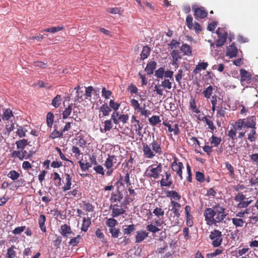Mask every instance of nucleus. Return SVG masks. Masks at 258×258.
Segmentation results:
<instances>
[{"instance_id":"43","label":"nucleus","mask_w":258,"mask_h":258,"mask_svg":"<svg viewBox=\"0 0 258 258\" xmlns=\"http://www.w3.org/2000/svg\"><path fill=\"white\" fill-rule=\"evenodd\" d=\"M149 121L150 123L152 125H156L161 121L159 116L156 115L152 116L149 119Z\"/></svg>"},{"instance_id":"50","label":"nucleus","mask_w":258,"mask_h":258,"mask_svg":"<svg viewBox=\"0 0 258 258\" xmlns=\"http://www.w3.org/2000/svg\"><path fill=\"white\" fill-rule=\"evenodd\" d=\"M153 213L155 214L158 217L160 216H162L164 214V210L161 208H156L154 209L153 211Z\"/></svg>"},{"instance_id":"51","label":"nucleus","mask_w":258,"mask_h":258,"mask_svg":"<svg viewBox=\"0 0 258 258\" xmlns=\"http://www.w3.org/2000/svg\"><path fill=\"white\" fill-rule=\"evenodd\" d=\"M225 166L227 169L230 172L231 177L233 178L235 175L233 167L228 162L225 163Z\"/></svg>"},{"instance_id":"1","label":"nucleus","mask_w":258,"mask_h":258,"mask_svg":"<svg viewBox=\"0 0 258 258\" xmlns=\"http://www.w3.org/2000/svg\"><path fill=\"white\" fill-rule=\"evenodd\" d=\"M204 216L206 224L209 226L217 225L222 223L226 217L225 209L216 204L212 208H207L204 212Z\"/></svg>"},{"instance_id":"18","label":"nucleus","mask_w":258,"mask_h":258,"mask_svg":"<svg viewBox=\"0 0 258 258\" xmlns=\"http://www.w3.org/2000/svg\"><path fill=\"white\" fill-rule=\"evenodd\" d=\"M156 66V62L155 61H152L147 63V67L145 68V71L149 75L153 74L154 70L155 69Z\"/></svg>"},{"instance_id":"61","label":"nucleus","mask_w":258,"mask_h":258,"mask_svg":"<svg viewBox=\"0 0 258 258\" xmlns=\"http://www.w3.org/2000/svg\"><path fill=\"white\" fill-rule=\"evenodd\" d=\"M161 86L164 88H167L168 89H170L172 88L171 83L168 79H164V80L162 82Z\"/></svg>"},{"instance_id":"63","label":"nucleus","mask_w":258,"mask_h":258,"mask_svg":"<svg viewBox=\"0 0 258 258\" xmlns=\"http://www.w3.org/2000/svg\"><path fill=\"white\" fill-rule=\"evenodd\" d=\"M147 229L152 233H155L158 232L160 230L156 226L153 225L152 224L148 225L147 226Z\"/></svg>"},{"instance_id":"7","label":"nucleus","mask_w":258,"mask_h":258,"mask_svg":"<svg viewBox=\"0 0 258 258\" xmlns=\"http://www.w3.org/2000/svg\"><path fill=\"white\" fill-rule=\"evenodd\" d=\"M240 75L241 78L240 81L242 85H244L245 83L247 84L251 83V75L250 73L244 69H241L240 70Z\"/></svg>"},{"instance_id":"5","label":"nucleus","mask_w":258,"mask_h":258,"mask_svg":"<svg viewBox=\"0 0 258 258\" xmlns=\"http://www.w3.org/2000/svg\"><path fill=\"white\" fill-rule=\"evenodd\" d=\"M218 35V39L216 41V45L217 47L222 46L227 38V33L223 28H218L216 31Z\"/></svg>"},{"instance_id":"48","label":"nucleus","mask_w":258,"mask_h":258,"mask_svg":"<svg viewBox=\"0 0 258 258\" xmlns=\"http://www.w3.org/2000/svg\"><path fill=\"white\" fill-rule=\"evenodd\" d=\"M79 165L80 166V167L81 169L83 171H86L89 168L91 167V164L89 162H86V163H84L82 162L81 161H80L79 162Z\"/></svg>"},{"instance_id":"40","label":"nucleus","mask_w":258,"mask_h":258,"mask_svg":"<svg viewBox=\"0 0 258 258\" xmlns=\"http://www.w3.org/2000/svg\"><path fill=\"white\" fill-rule=\"evenodd\" d=\"M77 95L75 98V102H80L83 101V96L84 95V93L83 91L82 90H77L76 91Z\"/></svg>"},{"instance_id":"6","label":"nucleus","mask_w":258,"mask_h":258,"mask_svg":"<svg viewBox=\"0 0 258 258\" xmlns=\"http://www.w3.org/2000/svg\"><path fill=\"white\" fill-rule=\"evenodd\" d=\"M76 104L71 103L69 105V106L65 108L64 111L62 112V118L63 119H66L71 114V112L73 110V114L72 118H74L75 120H77L76 118L77 116L75 117V116H77V114H76V111H75V108H76Z\"/></svg>"},{"instance_id":"16","label":"nucleus","mask_w":258,"mask_h":258,"mask_svg":"<svg viewBox=\"0 0 258 258\" xmlns=\"http://www.w3.org/2000/svg\"><path fill=\"white\" fill-rule=\"evenodd\" d=\"M194 12V15L196 18H199L203 19L206 17L207 16V12L203 8L195 9Z\"/></svg>"},{"instance_id":"26","label":"nucleus","mask_w":258,"mask_h":258,"mask_svg":"<svg viewBox=\"0 0 258 258\" xmlns=\"http://www.w3.org/2000/svg\"><path fill=\"white\" fill-rule=\"evenodd\" d=\"M113 125L112 123L111 119L106 120L104 121V128L100 129L102 133H106L107 131H110Z\"/></svg>"},{"instance_id":"45","label":"nucleus","mask_w":258,"mask_h":258,"mask_svg":"<svg viewBox=\"0 0 258 258\" xmlns=\"http://www.w3.org/2000/svg\"><path fill=\"white\" fill-rule=\"evenodd\" d=\"M211 139V144H213L214 147H217L221 141V138H218L214 136H212Z\"/></svg>"},{"instance_id":"59","label":"nucleus","mask_w":258,"mask_h":258,"mask_svg":"<svg viewBox=\"0 0 258 258\" xmlns=\"http://www.w3.org/2000/svg\"><path fill=\"white\" fill-rule=\"evenodd\" d=\"M117 223V221L113 218H110L107 221V225L109 228H114Z\"/></svg>"},{"instance_id":"14","label":"nucleus","mask_w":258,"mask_h":258,"mask_svg":"<svg viewBox=\"0 0 258 258\" xmlns=\"http://www.w3.org/2000/svg\"><path fill=\"white\" fill-rule=\"evenodd\" d=\"M172 57V64L177 68L178 67V59L181 57L179 54V52L177 50H173L171 53Z\"/></svg>"},{"instance_id":"57","label":"nucleus","mask_w":258,"mask_h":258,"mask_svg":"<svg viewBox=\"0 0 258 258\" xmlns=\"http://www.w3.org/2000/svg\"><path fill=\"white\" fill-rule=\"evenodd\" d=\"M246 199L245 196L242 192H238L234 198V200L237 202L244 201Z\"/></svg>"},{"instance_id":"54","label":"nucleus","mask_w":258,"mask_h":258,"mask_svg":"<svg viewBox=\"0 0 258 258\" xmlns=\"http://www.w3.org/2000/svg\"><path fill=\"white\" fill-rule=\"evenodd\" d=\"M217 116L218 117H223L225 116V110L222 107H217Z\"/></svg>"},{"instance_id":"22","label":"nucleus","mask_w":258,"mask_h":258,"mask_svg":"<svg viewBox=\"0 0 258 258\" xmlns=\"http://www.w3.org/2000/svg\"><path fill=\"white\" fill-rule=\"evenodd\" d=\"M123 199L122 195L119 191L116 194H113L111 195L110 200L112 202H121Z\"/></svg>"},{"instance_id":"8","label":"nucleus","mask_w":258,"mask_h":258,"mask_svg":"<svg viewBox=\"0 0 258 258\" xmlns=\"http://www.w3.org/2000/svg\"><path fill=\"white\" fill-rule=\"evenodd\" d=\"M110 209L112 210L111 216L113 217H116L125 212V210L122 208V206L117 204L111 205L110 206Z\"/></svg>"},{"instance_id":"31","label":"nucleus","mask_w":258,"mask_h":258,"mask_svg":"<svg viewBox=\"0 0 258 258\" xmlns=\"http://www.w3.org/2000/svg\"><path fill=\"white\" fill-rule=\"evenodd\" d=\"M13 116V112L11 110L7 109L4 112L3 116L1 118H2L4 120H10Z\"/></svg>"},{"instance_id":"30","label":"nucleus","mask_w":258,"mask_h":258,"mask_svg":"<svg viewBox=\"0 0 258 258\" xmlns=\"http://www.w3.org/2000/svg\"><path fill=\"white\" fill-rule=\"evenodd\" d=\"M63 27L62 26L57 27H52L51 28H47L43 30L42 31L54 33L63 30Z\"/></svg>"},{"instance_id":"38","label":"nucleus","mask_w":258,"mask_h":258,"mask_svg":"<svg viewBox=\"0 0 258 258\" xmlns=\"http://www.w3.org/2000/svg\"><path fill=\"white\" fill-rule=\"evenodd\" d=\"M131 105L132 106V107L134 109L135 111H137V112L141 110V107L140 103H139L138 101L137 100L135 99H132L131 100Z\"/></svg>"},{"instance_id":"49","label":"nucleus","mask_w":258,"mask_h":258,"mask_svg":"<svg viewBox=\"0 0 258 258\" xmlns=\"http://www.w3.org/2000/svg\"><path fill=\"white\" fill-rule=\"evenodd\" d=\"M237 132V131L233 127L230 131H229L228 133V136L230 139H231L232 140H235L237 139V138H236Z\"/></svg>"},{"instance_id":"53","label":"nucleus","mask_w":258,"mask_h":258,"mask_svg":"<svg viewBox=\"0 0 258 258\" xmlns=\"http://www.w3.org/2000/svg\"><path fill=\"white\" fill-rule=\"evenodd\" d=\"M120 103L114 102L113 100H110L109 101V107L112 108L115 112L120 107Z\"/></svg>"},{"instance_id":"11","label":"nucleus","mask_w":258,"mask_h":258,"mask_svg":"<svg viewBox=\"0 0 258 258\" xmlns=\"http://www.w3.org/2000/svg\"><path fill=\"white\" fill-rule=\"evenodd\" d=\"M244 119V126L251 128H255V117L254 116H251Z\"/></svg>"},{"instance_id":"2","label":"nucleus","mask_w":258,"mask_h":258,"mask_svg":"<svg viewBox=\"0 0 258 258\" xmlns=\"http://www.w3.org/2000/svg\"><path fill=\"white\" fill-rule=\"evenodd\" d=\"M163 148L160 140L153 139L149 144H143V155L146 159H152L156 156L162 155Z\"/></svg>"},{"instance_id":"47","label":"nucleus","mask_w":258,"mask_h":258,"mask_svg":"<svg viewBox=\"0 0 258 258\" xmlns=\"http://www.w3.org/2000/svg\"><path fill=\"white\" fill-rule=\"evenodd\" d=\"M203 120L206 121V124L208 126L209 128L212 130L214 131L216 129V127L214 125L213 122L212 121L209 120L207 116H205L203 118Z\"/></svg>"},{"instance_id":"46","label":"nucleus","mask_w":258,"mask_h":258,"mask_svg":"<svg viewBox=\"0 0 258 258\" xmlns=\"http://www.w3.org/2000/svg\"><path fill=\"white\" fill-rule=\"evenodd\" d=\"M53 175H54L53 180L56 181L54 183L55 185L56 186H60L61 178H60L59 174L57 172H54L53 173Z\"/></svg>"},{"instance_id":"19","label":"nucleus","mask_w":258,"mask_h":258,"mask_svg":"<svg viewBox=\"0 0 258 258\" xmlns=\"http://www.w3.org/2000/svg\"><path fill=\"white\" fill-rule=\"evenodd\" d=\"M148 233L145 231H139L137 232L136 236V242L142 241L146 237L148 236Z\"/></svg>"},{"instance_id":"25","label":"nucleus","mask_w":258,"mask_h":258,"mask_svg":"<svg viewBox=\"0 0 258 258\" xmlns=\"http://www.w3.org/2000/svg\"><path fill=\"white\" fill-rule=\"evenodd\" d=\"M91 224V220L89 217L84 218L83 220V224L81 229L82 231L86 232L87 231L89 227Z\"/></svg>"},{"instance_id":"39","label":"nucleus","mask_w":258,"mask_h":258,"mask_svg":"<svg viewBox=\"0 0 258 258\" xmlns=\"http://www.w3.org/2000/svg\"><path fill=\"white\" fill-rule=\"evenodd\" d=\"M213 89L212 86L207 87L203 92L204 97L207 99L210 98L213 93Z\"/></svg>"},{"instance_id":"55","label":"nucleus","mask_w":258,"mask_h":258,"mask_svg":"<svg viewBox=\"0 0 258 258\" xmlns=\"http://www.w3.org/2000/svg\"><path fill=\"white\" fill-rule=\"evenodd\" d=\"M256 134L255 128H252L250 132L248 135V140L250 142L254 141L256 139L255 135Z\"/></svg>"},{"instance_id":"56","label":"nucleus","mask_w":258,"mask_h":258,"mask_svg":"<svg viewBox=\"0 0 258 258\" xmlns=\"http://www.w3.org/2000/svg\"><path fill=\"white\" fill-rule=\"evenodd\" d=\"M164 74V70L163 68H160L155 71V76L158 78H162Z\"/></svg>"},{"instance_id":"13","label":"nucleus","mask_w":258,"mask_h":258,"mask_svg":"<svg viewBox=\"0 0 258 258\" xmlns=\"http://www.w3.org/2000/svg\"><path fill=\"white\" fill-rule=\"evenodd\" d=\"M117 159L116 156L114 155H108V158L105 161L104 166L106 168H111L114 164L116 163Z\"/></svg>"},{"instance_id":"10","label":"nucleus","mask_w":258,"mask_h":258,"mask_svg":"<svg viewBox=\"0 0 258 258\" xmlns=\"http://www.w3.org/2000/svg\"><path fill=\"white\" fill-rule=\"evenodd\" d=\"M111 111V108L106 103L103 104L99 109V117L101 119L104 116L108 115Z\"/></svg>"},{"instance_id":"60","label":"nucleus","mask_w":258,"mask_h":258,"mask_svg":"<svg viewBox=\"0 0 258 258\" xmlns=\"http://www.w3.org/2000/svg\"><path fill=\"white\" fill-rule=\"evenodd\" d=\"M81 236L80 235H78L77 237L72 238L69 242V244L71 245L75 246L79 242Z\"/></svg>"},{"instance_id":"27","label":"nucleus","mask_w":258,"mask_h":258,"mask_svg":"<svg viewBox=\"0 0 258 258\" xmlns=\"http://www.w3.org/2000/svg\"><path fill=\"white\" fill-rule=\"evenodd\" d=\"M232 223L237 227H243L245 221L241 218H233L232 219Z\"/></svg>"},{"instance_id":"20","label":"nucleus","mask_w":258,"mask_h":258,"mask_svg":"<svg viewBox=\"0 0 258 258\" xmlns=\"http://www.w3.org/2000/svg\"><path fill=\"white\" fill-rule=\"evenodd\" d=\"M151 52L150 48L148 46H144L143 50L140 54L141 59L144 60L149 55Z\"/></svg>"},{"instance_id":"41","label":"nucleus","mask_w":258,"mask_h":258,"mask_svg":"<svg viewBox=\"0 0 258 258\" xmlns=\"http://www.w3.org/2000/svg\"><path fill=\"white\" fill-rule=\"evenodd\" d=\"M109 232L113 238H117L120 234V230L117 228H111L109 229Z\"/></svg>"},{"instance_id":"36","label":"nucleus","mask_w":258,"mask_h":258,"mask_svg":"<svg viewBox=\"0 0 258 258\" xmlns=\"http://www.w3.org/2000/svg\"><path fill=\"white\" fill-rule=\"evenodd\" d=\"M54 115L51 112H48L46 115V122L47 126L51 127L53 122Z\"/></svg>"},{"instance_id":"32","label":"nucleus","mask_w":258,"mask_h":258,"mask_svg":"<svg viewBox=\"0 0 258 258\" xmlns=\"http://www.w3.org/2000/svg\"><path fill=\"white\" fill-rule=\"evenodd\" d=\"M244 126V119H239L235 123L233 126V128L237 131H240L242 128Z\"/></svg>"},{"instance_id":"34","label":"nucleus","mask_w":258,"mask_h":258,"mask_svg":"<svg viewBox=\"0 0 258 258\" xmlns=\"http://www.w3.org/2000/svg\"><path fill=\"white\" fill-rule=\"evenodd\" d=\"M61 97L60 95H57L52 100V105L55 108H57L60 104Z\"/></svg>"},{"instance_id":"15","label":"nucleus","mask_w":258,"mask_h":258,"mask_svg":"<svg viewBox=\"0 0 258 258\" xmlns=\"http://www.w3.org/2000/svg\"><path fill=\"white\" fill-rule=\"evenodd\" d=\"M237 49L235 46L234 43L231 44L227 47V55L229 56L230 58H232L237 55Z\"/></svg>"},{"instance_id":"58","label":"nucleus","mask_w":258,"mask_h":258,"mask_svg":"<svg viewBox=\"0 0 258 258\" xmlns=\"http://www.w3.org/2000/svg\"><path fill=\"white\" fill-rule=\"evenodd\" d=\"M135 230V226L134 224L130 225L126 228L123 229V232L125 234H129Z\"/></svg>"},{"instance_id":"9","label":"nucleus","mask_w":258,"mask_h":258,"mask_svg":"<svg viewBox=\"0 0 258 258\" xmlns=\"http://www.w3.org/2000/svg\"><path fill=\"white\" fill-rule=\"evenodd\" d=\"M172 169L176 172V174L179 176L180 180H182V170L184 168L182 162H179L177 163L174 161L171 165Z\"/></svg>"},{"instance_id":"64","label":"nucleus","mask_w":258,"mask_h":258,"mask_svg":"<svg viewBox=\"0 0 258 258\" xmlns=\"http://www.w3.org/2000/svg\"><path fill=\"white\" fill-rule=\"evenodd\" d=\"M12 157L14 158H18L20 160H23L24 159V156H22V155H21V152L20 150L14 151L12 153Z\"/></svg>"},{"instance_id":"3","label":"nucleus","mask_w":258,"mask_h":258,"mask_svg":"<svg viewBox=\"0 0 258 258\" xmlns=\"http://www.w3.org/2000/svg\"><path fill=\"white\" fill-rule=\"evenodd\" d=\"M157 164H152L150 165L146 169L145 174L149 178H153L154 179L158 178L160 173L162 170V165L161 163Z\"/></svg>"},{"instance_id":"42","label":"nucleus","mask_w":258,"mask_h":258,"mask_svg":"<svg viewBox=\"0 0 258 258\" xmlns=\"http://www.w3.org/2000/svg\"><path fill=\"white\" fill-rule=\"evenodd\" d=\"M94 91V89L92 86H89L86 88L85 93L84 95L86 99H90L89 98L91 97V94Z\"/></svg>"},{"instance_id":"24","label":"nucleus","mask_w":258,"mask_h":258,"mask_svg":"<svg viewBox=\"0 0 258 258\" xmlns=\"http://www.w3.org/2000/svg\"><path fill=\"white\" fill-rule=\"evenodd\" d=\"M167 197L171 198L174 200H179L181 198L180 196L175 190L168 191L166 192Z\"/></svg>"},{"instance_id":"52","label":"nucleus","mask_w":258,"mask_h":258,"mask_svg":"<svg viewBox=\"0 0 258 258\" xmlns=\"http://www.w3.org/2000/svg\"><path fill=\"white\" fill-rule=\"evenodd\" d=\"M27 132V130L24 128V127H22L21 126H20L18 129H17V134L20 137V138H22V137H25L26 136V132Z\"/></svg>"},{"instance_id":"4","label":"nucleus","mask_w":258,"mask_h":258,"mask_svg":"<svg viewBox=\"0 0 258 258\" xmlns=\"http://www.w3.org/2000/svg\"><path fill=\"white\" fill-rule=\"evenodd\" d=\"M222 236L221 232L218 230L215 229L211 232L210 238L212 240V245L214 247H217L221 244L222 241Z\"/></svg>"},{"instance_id":"33","label":"nucleus","mask_w":258,"mask_h":258,"mask_svg":"<svg viewBox=\"0 0 258 258\" xmlns=\"http://www.w3.org/2000/svg\"><path fill=\"white\" fill-rule=\"evenodd\" d=\"M16 144L18 149H23L27 146L28 141L26 139L20 140Z\"/></svg>"},{"instance_id":"62","label":"nucleus","mask_w":258,"mask_h":258,"mask_svg":"<svg viewBox=\"0 0 258 258\" xmlns=\"http://www.w3.org/2000/svg\"><path fill=\"white\" fill-rule=\"evenodd\" d=\"M94 170L95 171L96 173L101 174L102 175H104L105 174L103 167L101 165H97L96 166L94 167Z\"/></svg>"},{"instance_id":"21","label":"nucleus","mask_w":258,"mask_h":258,"mask_svg":"<svg viewBox=\"0 0 258 258\" xmlns=\"http://www.w3.org/2000/svg\"><path fill=\"white\" fill-rule=\"evenodd\" d=\"M208 66V63L207 62H200L199 63L196 67V68L194 69L193 73L195 74H197L199 72L201 71L202 69L206 70Z\"/></svg>"},{"instance_id":"35","label":"nucleus","mask_w":258,"mask_h":258,"mask_svg":"<svg viewBox=\"0 0 258 258\" xmlns=\"http://www.w3.org/2000/svg\"><path fill=\"white\" fill-rule=\"evenodd\" d=\"M16 247L12 245L11 247L8 249L7 253V257L8 258H14L16 256V251L15 249Z\"/></svg>"},{"instance_id":"17","label":"nucleus","mask_w":258,"mask_h":258,"mask_svg":"<svg viewBox=\"0 0 258 258\" xmlns=\"http://www.w3.org/2000/svg\"><path fill=\"white\" fill-rule=\"evenodd\" d=\"M72 231L69 226L64 224L60 227V233L65 237H68L71 234Z\"/></svg>"},{"instance_id":"23","label":"nucleus","mask_w":258,"mask_h":258,"mask_svg":"<svg viewBox=\"0 0 258 258\" xmlns=\"http://www.w3.org/2000/svg\"><path fill=\"white\" fill-rule=\"evenodd\" d=\"M46 221V218L45 216L44 215H40L39 219H38V223L39 225V227L41 229V230L43 232L46 231V227L45 226V222Z\"/></svg>"},{"instance_id":"28","label":"nucleus","mask_w":258,"mask_h":258,"mask_svg":"<svg viewBox=\"0 0 258 258\" xmlns=\"http://www.w3.org/2000/svg\"><path fill=\"white\" fill-rule=\"evenodd\" d=\"M180 50L185 55H190L191 54V48L186 43L183 44L181 46Z\"/></svg>"},{"instance_id":"29","label":"nucleus","mask_w":258,"mask_h":258,"mask_svg":"<svg viewBox=\"0 0 258 258\" xmlns=\"http://www.w3.org/2000/svg\"><path fill=\"white\" fill-rule=\"evenodd\" d=\"M63 132L62 131H58L57 127L50 134L49 138L52 139H54L57 138H62Z\"/></svg>"},{"instance_id":"44","label":"nucleus","mask_w":258,"mask_h":258,"mask_svg":"<svg viewBox=\"0 0 258 258\" xmlns=\"http://www.w3.org/2000/svg\"><path fill=\"white\" fill-rule=\"evenodd\" d=\"M138 112H140L141 115L145 116L146 117H148L151 114L150 110L146 109L145 104L144 107H142L141 110H139Z\"/></svg>"},{"instance_id":"12","label":"nucleus","mask_w":258,"mask_h":258,"mask_svg":"<svg viewBox=\"0 0 258 258\" xmlns=\"http://www.w3.org/2000/svg\"><path fill=\"white\" fill-rule=\"evenodd\" d=\"M166 178H162L160 181V186H170L172 184V181L171 179V174L169 172H165Z\"/></svg>"},{"instance_id":"37","label":"nucleus","mask_w":258,"mask_h":258,"mask_svg":"<svg viewBox=\"0 0 258 258\" xmlns=\"http://www.w3.org/2000/svg\"><path fill=\"white\" fill-rule=\"evenodd\" d=\"M7 176L13 180H15L19 178L20 174L15 170H11L8 173Z\"/></svg>"}]
</instances>
